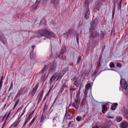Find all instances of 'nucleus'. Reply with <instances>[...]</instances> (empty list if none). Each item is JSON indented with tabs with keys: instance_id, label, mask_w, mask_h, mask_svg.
<instances>
[{
	"instance_id": "obj_6",
	"label": "nucleus",
	"mask_w": 128,
	"mask_h": 128,
	"mask_svg": "<svg viewBox=\"0 0 128 128\" xmlns=\"http://www.w3.org/2000/svg\"><path fill=\"white\" fill-rule=\"evenodd\" d=\"M69 34H70L72 35H76V32L74 30L69 29L68 31L67 32L64 33L63 35L65 37L68 38Z\"/></svg>"
},
{
	"instance_id": "obj_26",
	"label": "nucleus",
	"mask_w": 128,
	"mask_h": 128,
	"mask_svg": "<svg viewBox=\"0 0 128 128\" xmlns=\"http://www.w3.org/2000/svg\"><path fill=\"white\" fill-rule=\"evenodd\" d=\"M59 0H51V2L53 4L55 5H57Z\"/></svg>"
},
{
	"instance_id": "obj_53",
	"label": "nucleus",
	"mask_w": 128,
	"mask_h": 128,
	"mask_svg": "<svg viewBox=\"0 0 128 128\" xmlns=\"http://www.w3.org/2000/svg\"><path fill=\"white\" fill-rule=\"evenodd\" d=\"M11 114V112H9L8 114V115H7V116L6 117V120H7V118H8V117H9L10 115V114Z\"/></svg>"
},
{
	"instance_id": "obj_13",
	"label": "nucleus",
	"mask_w": 128,
	"mask_h": 128,
	"mask_svg": "<svg viewBox=\"0 0 128 128\" xmlns=\"http://www.w3.org/2000/svg\"><path fill=\"white\" fill-rule=\"evenodd\" d=\"M120 125L122 128H126L128 126V124L126 122L122 121L120 123Z\"/></svg>"
},
{
	"instance_id": "obj_11",
	"label": "nucleus",
	"mask_w": 128,
	"mask_h": 128,
	"mask_svg": "<svg viewBox=\"0 0 128 128\" xmlns=\"http://www.w3.org/2000/svg\"><path fill=\"white\" fill-rule=\"evenodd\" d=\"M4 35L2 32H0V40L3 43L5 44L7 42L6 39L4 37Z\"/></svg>"
},
{
	"instance_id": "obj_46",
	"label": "nucleus",
	"mask_w": 128,
	"mask_h": 128,
	"mask_svg": "<svg viewBox=\"0 0 128 128\" xmlns=\"http://www.w3.org/2000/svg\"><path fill=\"white\" fill-rule=\"evenodd\" d=\"M116 66L117 67L120 68L122 66V65L120 63H117L116 64Z\"/></svg>"
},
{
	"instance_id": "obj_37",
	"label": "nucleus",
	"mask_w": 128,
	"mask_h": 128,
	"mask_svg": "<svg viewBox=\"0 0 128 128\" xmlns=\"http://www.w3.org/2000/svg\"><path fill=\"white\" fill-rule=\"evenodd\" d=\"M48 107V106L46 104H45L44 106L43 112H44L45 110H47Z\"/></svg>"
},
{
	"instance_id": "obj_57",
	"label": "nucleus",
	"mask_w": 128,
	"mask_h": 128,
	"mask_svg": "<svg viewBox=\"0 0 128 128\" xmlns=\"http://www.w3.org/2000/svg\"><path fill=\"white\" fill-rule=\"evenodd\" d=\"M100 64H98V66H97L96 68H97V69H98L100 67Z\"/></svg>"
},
{
	"instance_id": "obj_31",
	"label": "nucleus",
	"mask_w": 128,
	"mask_h": 128,
	"mask_svg": "<svg viewBox=\"0 0 128 128\" xmlns=\"http://www.w3.org/2000/svg\"><path fill=\"white\" fill-rule=\"evenodd\" d=\"M122 1V0H120V2L118 3V7H119V8L120 10L121 8Z\"/></svg>"
},
{
	"instance_id": "obj_4",
	"label": "nucleus",
	"mask_w": 128,
	"mask_h": 128,
	"mask_svg": "<svg viewBox=\"0 0 128 128\" xmlns=\"http://www.w3.org/2000/svg\"><path fill=\"white\" fill-rule=\"evenodd\" d=\"M56 64L55 62L50 64L48 70V73L53 74L56 71Z\"/></svg>"
},
{
	"instance_id": "obj_33",
	"label": "nucleus",
	"mask_w": 128,
	"mask_h": 128,
	"mask_svg": "<svg viewBox=\"0 0 128 128\" xmlns=\"http://www.w3.org/2000/svg\"><path fill=\"white\" fill-rule=\"evenodd\" d=\"M20 118L18 119L19 120L17 122L16 124L13 127H16V126L18 125V124L19 122L21 121V119H20Z\"/></svg>"
},
{
	"instance_id": "obj_49",
	"label": "nucleus",
	"mask_w": 128,
	"mask_h": 128,
	"mask_svg": "<svg viewBox=\"0 0 128 128\" xmlns=\"http://www.w3.org/2000/svg\"><path fill=\"white\" fill-rule=\"evenodd\" d=\"M40 2V0H36V1L35 2V4H39Z\"/></svg>"
},
{
	"instance_id": "obj_52",
	"label": "nucleus",
	"mask_w": 128,
	"mask_h": 128,
	"mask_svg": "<svg viewBox=\"0 0 128 128\" xmlns=\"http://www.w3.org/2000/svg\"><path fill=\"white\" fill-rule=\"evenodd\" d=\"M18 102H16L14 104V106L13 108V110L15 108L18 103Z\"/></svg>"
},
{
	"instance_id": "obj_43",
	"label": "nucleus",
	"mask_w": 128,
	"mask_h": 128,
	"mask_svg": "<svg viewBox=\"0 0 128 128\" xmlns=\"http://www.w3.org/2000/svg\"><path fill=\"white\" fill-rule=\"evenodd\" d=\"M100 37H101L102 38H104V34L103 33H101L100 34Z\"/></svg>"
},
{
	"instance_id": "obj_19",
	"label": "nucleus",
	"mask_w": 128,
	"mask_h": 128,
	"mask_svg": "<svg viewBox=\"0 0 128 128\" xmlns=\"http://www.w3.org/2000/svg\"><path fill=\"white\" fill-rule=\"evenodd\" d=\"M118 105L117 103H114L112 105L111 108V110H115L117 107V106Z\"/></svg>"
},
{
	"instance_id": "obj_59",
	"label": "nucleus",
	"mask_w": 128,
	"mask_h": 128,
	"mask_svg": "<svg viewBox=\"0 0 128 128\" xmlns=\"http://www.w3.org/2000/svg\"><path fill=\"white\" fill-rule=\"evenodd\" d=\"M56 98L54 100V102H53V104H52V106L53 105H54V104L55 103V102H56Z\"/></svg>"
},
{
	"instance_id": "obj_36",
	"label": "nucleus",
	"mask_w": 128,
	"mask_h": 128,
	"mask_svg": "<svg viewBox=\"0 0 128 128\" xmlns=\"http://www.w3.org/2000/svg\"><path fill=\"white\" fill-rule=\"evenodd\" d=\"M26 106L25 108H24V109L23 110V112L22 113V114H21V115L20 116V117H19V119L20 118H21V117L24 114L25 112V111H26Z\"/></svg>"
},
{
	"instance_id": "obj_29",
	"label": "nucleus",
	"mask_w": 128,
	"mask_h": 128,
	"mask_svg": "<svg viewBox=\"0 0 128 128\" xmlns=\"http://www.w3.org/2000/svg\"><path fill=\"white\" fill-rule=\"evenodd\" d=\"M27 88L26 87H24L23 90L22 89V88L21 90H22V92L23 94H24L27 91Z\"/></svg>"
},
{
	"instance_id": "obj_39",
	"label": "nucleus",
	"mask_w": 128,
	"mask_h": 128,
	"mask_svg": "<svg viewBox=\"0 0 128 128\" xmlns=\"http://www.w3.org/2000/svg\"><path fill=\"white\" fill-rule=\"evenodd\" d=\"M81 58L80 56H79L77 59V63H78L81 60Z\"/></svg>"
},
{
	"instance_id": "obj_2",
	"label": "nucleus",
	"mask_w": 128,
	"mask_h": 128,
	"mask_svg": "<svg viewBox=\"0 0 128 128\" xmlns=\"http://www.w3.org/2000/svg\"><path fill=\"white\" fill-rule=\"evenodd\" d=\"M37 34V38H40L42 36H44L50 39L51 37H54L55 36L54 34L48 31L46 29L40 30Z\"/></svg>"
},
{
	"instance_id": "obj_9",
	"label": "nucleus",
	"mask_w": 128,
	"mask_h": 128,
	"mask_svg": "<svg viewBox=\"0 0 128 128\" xmlns=\"http://www.w3.org/2000/svg\"><path fill=\"white\" fill-rule=\"evenodd\" d=\"M80 101V98H76L75 101L72 104V106H74L76 108H78Z\"/></svg>"
},
{
	"instance_id": "obj_42",
	"label": "nucleus",
	"mask_w": 128,
	"mask_h": 128,
	"mask_svg": "<svg viewBox=\"0 0 128 128\" xmlns=\"http://www.w3.org/2000/svg\"><path fill=\"white\" fill-rule=\"evenodd\" d=\"M80 92H78L76 98H80Z\"/></svg>"
},
{
	"instance_id": "obj_7",
	"label": "nucleus",
	"mask_w": 128,
	"mask_h": 128,
	"mask_svg": "<svg viewBox=\"0 0 128 128\" xmlns=\"http://www.w3.org/2000/svg\"><path fill=\"white\" fill-rule=\"evenodd\" d=\"M66 50V47L65 46L63 47L62 49L60 55H58L60 58L64 60L66 59V56L63 53Z\"/></svg>"
},
{
	"instance_id": "obj_14",
	"label": "nucleus",
	"mask_w": 128,
	"mask_h": 128,
	"mask_svg": "<svg viewBox=\"0 0 128 128\" xmlns=\"http://www.w3.org/2000/svg\"><path fill=\"white\" fill-rule=\"evenodd\" d=\"M90 15V11L88 8L85 14L84 15V17L86 19H87L89 17Z\"/></svg>"
},
{
	"instance_id": "obj_5",
	"label": "nucleus",
	"mask_w": 128,
	"mask_h": 128,
	"mask_svg": "<svg viewBox=\"0 0 128 128\" xmlns=\"http://www.w3.org/2000/svg\"><path fill=\"white\" fill-rule=\"evenodd\" d=\"M120 84L122 87L123 91L124 92V90L126 91L127 89L128 85L126 81L124 79L122 78L121 80L120 81Z\"/></svg>"
},
{
	"instance_id": "obj_56",
	"label": "nucleus",
	"mask_w": 128,
	"mask_h": 128,
	"mask_svg": "<svg viewBox=\"0 0 128 128\" xmlns=\"http://www.w3.org/2000/svg\"><path fill=\"white\" fill-rule=\"evenodd\" d=\"M92 128H99L97 125H96L94 126H93Z\"/></svg>"
},
{
	"instance_id": "obj_27",
	"label": "nucleus",
	"mask_w": 128,
	"mask_h": 128,
	"mask_svg": "<svg viewBox=\"0 0 128 128\" xmlns=\"http://www.w3.org/2000/svg\"><path fill=\"white\" fill-rule=\"evenodd\" d=\"M66 86V84L64 83L62 85L61 89L60 90V92H62L64 89V88Z\"/></svg>"
},
{
	"instance_id": "obj_1",
	"label": "nucleus",
	"mask_w": 128,
	"mask_h": 128,
	"mask_svg": "<svg viewBox=\"0 0 128 128\" xmlns=\"http://www.w3.org/2000/svg\"><path fill=\"white\" fill-rule=\"evenodd\" d=\"M98 24V22L96 19L93 20L92 22L90 28V38L92 39L93 38L98 37L99 36V33L96 31H94L91 32L94 30L96 26Z\"/></svg>"
},
{
	"instance_id": "obj_51",
	"label": "nucleus",
	"mask_w": 128,
	"mask_h": 128,
	"mask_svg": "<svg viewBox=\"0 0 128 128\" xmlns=\"http://www.w3.org/2000/svg\"><path fill=\"white\" fill-rule=\"evenodd\" d=\"M101 59H102V57H100L99 58V60H98V64H100V62L101 61Z\"/></svg>"
},
{
	"instance_id": "obj_16",
	"label": "nucleus",
	"mask_w": 128,
	"mask_h": 128,
	"mask_svg": "<svg viewBox=\"0 0 128 128\" xmlns=\"http://www.w3.org/2000/svg\"><path fill=\"white\" fill-rule=\"evenodd\" d=\"M39 84L38 83L36 84L35 86L32 89V93H31L32 94H33V95L34 94L36 90L39 86Z\"/></svg>"
},
{
	"instance_id": "obj_3",
	"label": "nucleus",
	"mask_w": 128,
	"mask_h": 128,
	"mask_svg": "<svg viewBox=\"0 0 128 128\" xmlns=\"http://www.w3.org/2000/svg\"><path fill=\"white\" fill-rule=\"evenodd\" d=\"M68 70V68H66L62 70V71L60 73V74L56 73L54 75H53L50 78V80L52 82L56 77H58V78L56 80L58 81L60 80L61 79L62 77L63 76L64 74Z\"/></svg>"
},
{
	"instance_id": "obj_62",
	"label": "nucleus",
	"mask_w": 128,
	"mask_h": 128,
	"mask_svg": "<svg viewBox=\"0 0 128 128\" xmlns=\"http://www.w3.org/2000/svg\"><path fill=\"white\" fill-rule=\"evenodd\" d=\"M16 122H14L13 124L11 125L9 127V128H11L15 124Z\"/></svg>"
},
{
	"instance_id": "obj_50",
	"label": "nucleus",
	"mask_w": 128,
	"mask_h": 128,
	"mask_svg": "<svg viewBox=\"0 0 128 128\" xmlns=\"http://www.w3.org/2000/svg\"><path fill=\"white\" fill-rule=\"evenodd\" d=\"M53 87V85H52V86L50 88L49 90L48 91V93H49L51 91V90L52 89Z\"/></svg>"
},
{
	"instance_id": "obj_55",
	"label": "nucleus",
	"mask_w": 128,
	"mask_h": 128,
	"mask_svg": "<svg viewBox=\"0 0 128 128\" xmlns=\"http://www.w3.org/2000/svg\"><path fill=\"white\" fill-rule=\"evenodd\" d=\"M30 120H29L28 118H27L25 121L24 123H26L28 122Z\"/></svg>"
},
{
	"instance_id": "obj_30",
	"label": "nucleus",
	"mask_w": 128,
	"mask_h": 128,
	"mask_svg": "<svg viewBox=\"0 0 128 128\" xmlns=\"http://www.w3.org/2000/svg\"><path fill=\"white\" fill-rule=\"evenodd\" d=\"M34 110L33 111H32L29 115L28 117V118H27L29 120H30V117L32 116V115L33 114H34Z\"/></svg>"
},
{
	"instance_id": "obj_8",
	"label": "nucleus",
	"mask_w": 128,
	"mask_h": 128,
	"mask_svg": "<svg viewBox=\"0 0 128 128\" xmlns=\"http://www.w3.org/2000/svg\"><path fill=\"white\" fill-rule=\"evenodd\" d=\"M103 4V3L100 1H98L96 3L94 7V10L96 11L97 10H99L101 6Z\"/></svg>"
},
{
	"instance_id": "obj_58",
	"label": "nucleus",
	"mask_w": 128,
	"mask_h": 128,
	"mask_svg": "<svg viewBox=\"0 0 128 128\" xmlns=\"http://www.w3.org/2000/svg\"><path fill=\"white\" fill-rule=\"evenodd\" d=\"M76 35V40H79V38H78V34Z\"/></svg>"
},
{
	"instance_id": "obj_22",
	"label": "nucleus",
	"mask_w": 128,
	"mask_h": 128,
	"mask_svg": "<svg viewBox=\"0 0 128 128\" xmlns=\"http://www.w3.org/2000/svg\"><path fill=\"white\" fill-rule=\"evenodd\" d=\"M34 50H32L30 54V58L31 59H34L36 56L35 54L33 52Z\"/></svg>"
},
{
	"instance_id": "obj_32",
	"label": "nucleus",
	"mask_w": 128,
	"mask_h": 128,
	"mask_svg": "<svg viewBox=\"0 0 128 128\" xmlns=\"http://www.w3.org/2000/svg\"><path fill=\"white\" fill-rule=\"evenodd\" d=\"M85 104V102L83 100L82 101L80 105V106L81 108H82L84 106Z\"/></svg>"
},
{
	"instance_id": "obj_60",
	"label": "nucleus",
	"mask_w": 128,
	"mask_h": 128,
	"mask_svg": "<svg viewBox=\"0 0 128 128\" xmlns=\"http://www.w3.org/2000/svg\"><path fill=\"white\" fill-rule=\"evenodd\" d=\"M6 115H7V114H6L4 115V116L3 117L2 120H3L6 118Z\"/></svg>"
},
{
	"instance_id": "obj_10",
	"label": "nucleus",
	"mask_w": 128,
	"mask_h": 128,
	"mask_svg": "<svg viewBox=\"0 0 128 128\" xmlns=\"http://www.w3.org/2000/svg\"><path fill=\"white\" fill-rule=\"evenodd\" d=\"M74 84L77 87H78L81 84V80L79 78H75L74 80Z\"/></svg>"
},
{
	"instance_id": "obj_17",
	"label": "nucleus",
	"mask_w": 128,
	"mask_h": 128,
	"mask_svg": "<svg viewBox=\"0 0 128 128\" xmlns=\"http://www.w3.org/2000/svg\"><path fill=\"white\" fill-rule=\"evenodd\" d=\"M46 20L45 19H42L40 23V26H44L46 25Z\"/></svg>"
},
{
	"instance_id": "obj_18",
	"label": "nucleus",
	"mask_w": 128,
	"mask_h": 128,
	"mask_svg": "<svg viewBox=\"0 0 128 128\" xmlns=\"http://www.w3.org/2000/svg\"><path fill=\"white\" fill-rule=\"evenodd\" d=\"M90 84H88L86 86V89L84 92V94H87L88 90V89L90 88Z\"/></svg>"
},
{
	"instance_id": "obj_48",
	"label": "nucleus",
	"mask_w": 128,
	"mask_h": 128,
	"mask_svg": "<svg viewBox=\"0 0 128 128\" xmlns=\"http://www.w3.org/2000/svg\"><path fill=\"white\" fill-rule=\"evenodd\" d=\"M113 3L114 4V5H115L116 3L117 2V0H113Z\"/></svg>"
},
{
	"instance_id": "obj_54",
	"label": "nucleus",
	"mask_w": 128,
	"mask_h": 128,
	"mask_svg": "<svg viewBox=\"0 0 128 128\" xmlns=\"http://www.w3.org/2000/svg\"><path fill=\"white\" fill-rule=\"evenodd\" d=\"M46 75L44 74L43 77V80H45L46 79Z\"/></svg>"
},
{
	"instance_id": "obj_41",
	"label": "nucleus",
	"mask_w": 128,
	"mask_h": 128,
	"mask_svg": "<svg viewBox=\"0 0 128 128\" xmlns=\"http://www.w3.org/2000/svg\"><path fill=\"white\" fill-rule=\"evenodd\" d=\"M81 117H79V116H77L76 118V120L78 121H80L81 120Z\"/></svg>"
},
{
	"instance_id": "obj_12",
	"label": "nucleus",
	"mask_w": 128,
	"mask_h": 128,
	"mask_svg": "<svg viewBox=\"0 0 128 128\" xmlns=\"http://www.w3.org/2000/svg\"><path fill=\"white\" fill-rule=\"evenodd\" d=\"M121 113L124 116L128 117V110L125 108H122Z\"/></svg>"
},
{
	"instance_id": "obj_21",
	"label": "nucleus",
	"mask_w": 128,
	"mask_h": 128,
	"mask_svg": "<svg viewBox=\"0 0 128 128\" xmlns=\"http://www.w3.org/2000/svg\"><path fill=\"white\" fill-rule=\"evenodd\" d=\"M36 116L34 118L32 119V121H31L29 123L28 125V126L27 127L28 128H29L32 125L33 123L34 122L35 120L36 119Z\"/></svg>"
},
{
	"instance_id": "obj_64",
	"label": "nucleus",
	"mask_w": 128,
	"mask_h": 128,
	"mask_svg": "<svg viewBox=\"0 0 128 128\" xmlns=\"http://www.w3.org/2000/svg\"><path fill=\"white\" fill-rule=\"evenodd\" d=\"M106 0H100V2H102V3H103V2H105L106 1Z\"/></svg>"
},
{
	"instance_id": "obj_24",
	"label": "nucleus",
	"mask_w": 128,
	"mask_h": 128,
	"mask_svg": "<svg viewBox=\"0 0 128 128\" xmlns=\"http://www.w3.org/2000/svg\"><path fill=\"white\" fill-rule=\"evenodd\" d=\"M115 6L116 5H114L113 6V9L112 10V18H114V15L115 13Z\"/></svg>"
},
{
	"instance_id": "obj_61",
	"label": "nucleus",
	"mask_w": 128,
	"mask_h": 128,
	"mask_svg": "<svg viewBox=\"0 0 128 128\" xmlns=\"http://www.w3.org/2000/svg\"><path fill=\"white\" fill-rule=\"evenodd\" d=\"M70 92V96L71 97H72V96L73 92H72V91H71V92Z\"/></svg>"
},
{
	"instance_id": "obj_25",
	"label": "nucleus",
	"mask_w": 128,
	"mask_h": 128,
	"mask_svg": "<svg viewBox=\"0 0 128 128\" xmlns=\"http://www.w3.org/2000/svg\"><path fill=\"white\" fill-rule=\"evenodd\" d=\"M38 4H34L32 6L31 9L32 10H34L36 9V8L38 6Z\"/></svg>"
},
{
	"instance_id": "obj_35",
	"label": "nucleus",
	"mask_w": 128,
	"mask_h": 128,
	"mask_svg": "<svg viewBox=\"0 0 128 128\" xmlns=\"http://www.w3.org/2000/svg\"><path fill=\"white\" fill-rule=\"evenodd\" d=\"M84 2V6H88V0H85Z\"/></svg>"
},
{
	"instance_id": "obj_20",
	"label": "nucleus",
	"mask_w": 128,
	"mask_h": 128,
	"mask_svg": "<svg viewBox=\"0 0 128 128\" xmlns=\"http://www.w3.org/2000/svg\"><path fill=\"white\" fill-rule=\"evenodd\" d=\"M108 108L106 106V104H104L102 106V112L103 114H104L105 112V111Z\"/></svg>"
},
{
	"instance_id": "obj_44",
	"label": "nucleus",
	"mask_w": 128,
	"mask_h": 128,
	"mask_svg": "<svg viewBox=\"0 0 128 128\" xmlns=\"http://www.w3.org/2000/svg\"><path fill=\"white\" fill-rule=\"evenodd\" d=\"M19 92H18L17 93V94H16V96L14 98V100L16 99L18 97V96L20 95V94L19 93Z\"/></svg>"
},
{
	"instance_id": "obj_45",
	"label": "nucleus",
	"mask_w": 128,
	"mask_h": 128,
	"mask_svg": "<svg viewBox=\"0 0 128 128\" xmlns=\"http://www.w3.org/2000/svg\"><path fill=\"white\" fill-rule=\"evenodd\" d=\"M72 122H73V121H70L69 122V123L68 124V128H69L71 126H70V124L72 125V124H71Z\"/></svg>"
},
{
	"instance_id": "obj_28",
	"label": "nucleus",
	"mask_w": 128,
	"mask_h": 128,
	"mask_svg": "<svg viewBox=\"0 0 128 128\" xmlns=\"http://www.w3.org/2000/svg\"><path fill=\"white\" fill-rule=\"evenodd\" d=\"M122 120V118L120 116H117L116 117V120L117 122H121Z\"/></svg>"
},
{
	"instance_id": "obj_15",
	"label": "nucleus",
	"mask_w": 128,
	"mask_h": 128,
	"mask_svg": "<svg viewBox=\"0 0 128 128\" xmlns=\"http://www.w3.org/2000/svg\"><path fill=\"white\" fill-rule=\"evenodd\" d=\"M43 92L44 90H42L40 92L38 95V96H39L38 100V102H40L43 96Z\"/></svg>"
},
{
	"instance_id": "obj_23",
	"label": "nucleus",
	"mask_w": 128,
	"mask_h": 128,
	"mask_svg": "<svg viewBox=\"0 0 128 128\" xmlns=\"http://www.w3.org/2000/svg\"><path fill=\"white\" fill-rule=\"evenodd\" d=\"M49 68L48 66H45L43 70H42L41 73H44Z\"/></svg>"
},
{
	"instance_id": "obj_40",
	"label": "nucleus",
	"mask_w": 128,
	"mask_h": 128,
	"mask_svg": "<svg viewBox=\"0 0 128 128\" xmlns=\"http://www.w3.org/2000/svg\"><path fill=\"white\" fill-rule=\"evenodd\" d=\"M44 120V116L43 115H42L41 117V118L40 120V122H42Z\"/></svg>"
},
{
	"instance_id": "obj_38",
	"label": "nucleus",
	"mask_w": 128,
	"mask_h": 128,
	"mask_svg": "<svg viewBox=\"0 0 128 128\" xmlns=\"http://www.w3.org/2000/svg\"><path fill=\"white\" fill-rule=\"evenodd\" d=\"M13 84L12 82V83L10 85V87L9 90V91L10 90L13 89Z\"/></svg>"
},
{
	"instance_id": "obj_34",
	"label": "nucleus",
	"mask_w": 128,
	"mask_h": 128,
	"mask_svg": "<svg viewBox=\"0 0 128 128\" xmlns=\"http://www.w3.org/2000/svg\"><path fill=\"white\" fill-rule=\"evenodd\" d=\"M110 66L111 68H112L114 67L115 65L114 63L112 62L110 63Z\"/></svg>"
},
{
	"instance_id": "obj_63",
	"label": "nucleus",
	"mask_w": 128,
	"mask_h": 128,
	"mask_svg": "<svg viewBox=\"0 0 128 128\" xmlns=\"http://www.w3.org/2000/svg\"><path fill=\"white\" fill-rule=\"evenodd\" d=\"M32 48L33 49L32 50H34V49L35 48V46L34 45L32 46Z\"/></svg>"
},
{
	"instance_id": "obj_47",
	"label": "nucleus",
	"mask_w": 128,
	"mask_h": 128,
	"mask_svg": "<svg viewBox=\"0 0 128 128\" xmlns=\"http://www.w3.org/2000/svg\"><path fill=\"white\" fill-rule=\"evenodd\" d=\"M76 88H70V92H71V91H74L76 90Z\"/></svg>"
}]
</instances>
